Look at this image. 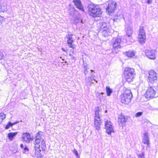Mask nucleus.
<instances>
[{"instance_id": "1", "label": "nucleus", "mask_w": 158, "mask_h": 158, "mask_svg": "<svg viewBox=\"0 0 158 158\" xmlns=\"http://www.w3.org/2000/svg\"><path fill=\"white\" fill-rule=\"evenodd\" d=\"M88 11L90 15L93 17H100L102 11L101 9L97 6L89 4L88 6Z\"/></svg>"}, {"instance_id": "2", "label": "nucleus", "mask_w": 158, "mask_h": 158, "mask_svg": "<svg viewBox=\"0 0 158 158\" xmlns=\"http://www.w3.org/2000/svg\"><path fill=\"white\" fill-rule=\"evenodd\" d=\"M132 94L130 90H126L121 95V102L122 103L127 104L131 102Z\"/></svg>"}, {"instance_id": "3", "label": "nucleus", "mask_w": 158, "mask_h": 158, "mask_svg": "<svg viewBox=\"0 0 158 158\" xmlns=\"http://www.w3.org/2000/svg\"><path fill=\"white\" fill-rule=\"evenodd\" d=\"M100 108L98 106L95 107L94 110L95 116L94 118V126L96 129L99 130L100 129L102 122L99 115Z\"/></svg>"}, {"instance_id": "4", "label": "nucleus", "mask_w": 158, "mask_h": 158, "mask_svg": "<svg viewBox=\"0 0 158 158\" xmlns=\"http://www.w3.org/2000/svg\"><path fill=\"white\" fill-rule=\"evenodd\" d=\"M134 72V69L130 68H127L125 69L124 71L125 77L127 82H129L132 81L135 75Z\"/></svg>"}, {"instance_id": "5", "label": "nucleus", "mask_w": 158, "mask_h": 158, "mask_svg": "<svg viewBox=\"0 0 158 158\" xmlns=\"http://www.w3.org/2000/svg\"><path fill=\"white\" fill-rule=\"evenodd\" d=\"M38 135L36 136V138L34 141L35 149V155L34 158H39L40 157V139L39 135L40 131L37 133Z\"/></svg>"}, {"instance_id": "6", "label": "nucleus", "mask_w": 158, "mask_h": 158, "mask_svg": "<svg viewBox=\"0 0 158 158\" xmlns=\"http://www.w3.org/2000/svg\"><path fill=\"white\" fill-rule=\"evenodd\" d=\"M146 39L145 32L143 30V27H140L138 35L139 41L140 44H143L145 43Z\"/></svg>"}, {"instance_id": "7", "label": "nucleus", "mask_w": 158, "mask_h": 158, "mask_svg": "<svg viewBox=\"0 0 158 158\" xmlns=\"http://www.w3.org/2000/svg\"><path fill=\"white\" fill-rule=\"evenodd\" d=\"M156 92L152 87H150L147 89L146 94L145 97L147 98L151 99L157 97L156 95Z\"/></svg>"}, {"instance_id": "8", "label": "nucleus", "mask_w": 158, "mask_h": 158, "mask_svg": "<svg viewBox=\"0 0 158 158\" xmlns=\"http://www.w3.org/2000/svg\"><path fill=\"white\" fill-rule=\"evenodd\" d=\"M117 6L116 3L113 1H109L108 2V6L106 8V10L109 14L113 13Z\"/></svg>"}, {"instance_id": "9", "label": "nucleus", "mask_w": 158, "mask_h": 158, "mask_svg": "<svg viewBox=\"0 0 158 158\" xmlns=\"http://www.w3.org/2000/svg\"><path fill=\"white\" fill-rule=\"evenodd\" d=\"M148 81L151 83H153L156 81L157 80V74L154 70H151L149 72L148 77Z\"/></svg>"}, {"instance_id": "10", "label": "nucleus", "mask_w": 158, "mask_h": 158, "mask_svg": "<svg viewBox=\"0 0 158 158\" xmlns=\"http://www.w3.org/2000/svg\"><path fill=\"white\" fill-rule=\"evenodd\" d=\"M105 124L106 133L110 135L111 133L114 132L112 123L110 121H105Z\"/></svg>"}, {"instance_id": "11", "label": "nucleus", "mask_w": 158, "mask_h": 158, "mask_svg": "<svg viewBox=\"0 0 158 158\" xmlns=\"http://www.w3.org/2000/svg\"><path fill=\"white\" fill-rule=\"evenodd\" d=\"M145 55L148 58L154 60L156 58V52L153 50L149 49L145 50Z\"/></svg>"}, {"instance_id": "12", "label": "nucleus", "mask_w": 158, "mask_h": 158, "mask_svg": "<svg viewBox=\"0 0 158 158\" xmlns=\"http://www.w3.org/2000/svg\"><path fill=\"white\" fill-rule=\"evenodd\" d=\"M22 139L24 142L27 143L30 142L31 141H32L33 139L31 138V136L29 133H24L22 135Z\"/></svg>"}, {"instance_id": "13", "label": "nucleus", "mask_w": 158, "mask_h": 158, "mask_svg": "<svg viewBox=\"0 0 158 158\" xmlns=\"http://www.w3.org/2000/svg\"><path fill=\"white\" fill-rule=\"evenodd\" d=\"M113 40V46L114 49H118L121 48L120 43L121 40L120 39H114Z\"/></svg>"}, {"instance_id": "14", "label": "nucleus", "mask_w": 158, "mask_h": 158, "mask_svg": "<svg viewBox=\"0 0 158 158\" xmlns=\"http://www.w3.org/2000/svg\"><path fill=\"white\" fill-rule=\"evenodd\" d=\"M73 2L77 8L81 11H84L83 6L80 0H74Z\"/></svg>"}, {"instance_id": "15", "label": "nucleus", "mask_w": 158, "mask_h": 158, "mask_svg": "<svg viewBox=\"0 0 158 158\" xmlns=\"http://www.w3.org/2000/svg\"><path fill=\"white\" fill-rule=\"evenodd\" d=\"M72 35H73L71 34H68L67 36V38L68 39L67 43L69 46L70 48L74 49V46L72 45V43L73 41L72 37Z\"/></svg>"}, {"instance_id": "16", "label": "nucleus", "mask_w": 158, "mask_h": 158, "mask_svg": "<svg viewBox=\"0 0 158 158\" xmlns=\"http://www.w3.org/2000/svg\"><path fill=\"white\" fill-rule=\"evenodd\" d=\"M127 118L123 115H121L119 117L118 122L119 125L123 126V124L126 123Z\"/></svg>"}, {"instance_id": "17", "label": "nucleus", "mask_w": 158, "mask_h": 158, "mask_svg": "<svg viewBox=\"0 0 158 158\" xmlns=\"http://www.w3.org/2000/svg\"><path fill=\"white\" fill-rule=\"evenodd\" d=\"M142 142L144 144H146L148 145L149 144V139L148 134L147 132L143 134V137L142 140Z\"/></svg>"}, {"instance_id": "18", "label": "nucleus", "mask_w": 158, "mask_h": 158, "mask_svg": "<svg viewBox=\"0 0 158 158\" xmlns=\"http://www.w3.org/2000/svg\"><path fill=\"white\" fill-rule=\"evenodd\" d=\"M132 34V29L130 27L127 28L126 31V35L128 36V37L129 38L130 40V41L131 42H133V40L131 37Z\"/></svg>"}, {"instance_id": "19", "label": "nucleus", "mask_w": 158, "mask_h": 158, "mask_svg": "<svg viewBox=\"0 0 158 158\" xmlns=\"http://www.w3.org/2000/svg\"><path fill=\"white\" fill-rule=\"evenodd\" d=\"M102 31V35L105 37H107L111 34L110 30L109 29H104Z\"/></svg>"}, {"instance_id": "20", "label": "nucleus", "mask_w": 158, "mask_h": 158, "mask_svg": "<svg viewBox=\"0 0 158 158\" xmlns=\"http://www.w3.org/2000/svg\"><path fill=\"white\" fill-rule=\"evenodd\" d=\"M18 132H10L8 134L7 137L9 139L12 141L13 140L14 137L17 134Z\"/></svg>"}, {"instance_id": "21", "label": "nucleus", "mask_w": 158, "mask_h": 158, "mask_svg": "<svg viewBox=\"0 0 158 158\" xmlns=\"http://www.w3.org/2000/svg\"><path fill=\"white\" fill-rule=\"evenodd\" d=\"M109 24L105 22L102 23L100 26V31H102L104 29H109Z\"/></svg>"}, {"instance_id": "22", "label": "nucleus", "mask_w": 158, "mask_h": 158, "mask_svg": "<svg viewBox=\"0 0 158 158\" xmlns=\"http://www.w3.org/2000/svg\"><path fill=\"white\" fill-rule=\"evenodd\" d=\"M86 84L89 86H91L92 84H94L92 82V78L91 77H88L85 78Z\"/></svg>"}, {"instance_id": "23", "label": "nucleus", "mask_w": 158, "mask_h": 158, "mask_svg": "<svg viewBox=\"0 0 158 158\" xmlns=\"http://www.w3.org/2000/svg\"><path fill=\"white\" fill-rule=\"evenodd\" d=\"M19 123V121H17L16 122H15L14 123H11L10 122H9L7 124L6 126V127H5V129H8L10 127H12L14 125L16 124H17Z\"/></svg>"}, {"instance_id": "24", "label": "nucleus", "mask_w": 158, "mask_h": 158, "mask_svg": "<svg viewBox=\"0 0 158 158\" xmlns=\"http://www.w3.org/2000/svg\"><path fill=\"white\" fill-rule=\"evenodd\" d=\"M124 54L129 57H132L134 56L135 55L134 52L132 51H129L128 52H125L124 53Z\"/></svg>"}, {"instance_id": "25", "label": "nucleus", "mask_w": 158, "mask_h": 158, "mask_svg": "<svg viewBox=\"0 0 158 158\" xmlns=\"http://www.w3.org/2000/svg\"><path fill=\"white\" fill-rule=\"evenodd\" d=\"M122 19H124L123 16L122 15H120L119 13H117V16H115V18L114 20V21L116 20L117 21L118 20L120 21Z\"/></svg>"}, {"instance_id": "26", "label": "nucleus", "mask_w": 158, "mask_h": 158, "mask_svg": "<svg viewBox=\"0 0 158 158\" xmlns=\"http://www.w3.org/2000/svg\"><path fill=\"white\" fill-rule=\"evenodd\" d=\"M107 95L108 96H110L111 94L112 93V90L109 87L107 86L106 87Z\"/></svg>"}, {"instance_id": "27", "label": "nucleus", "mask_w": 158, "mask_h": 158, "mask_svg": "<svg viewBox=\"0 0 158 158\" xmlns=\"http://www.w3.org/2000/svg\"><path fill=\"white\" fill-rule=\"evenodd\" d=\"M0 11L4 12L5 11H6L7 10V6L6 5H3L2 4H0Z\"/></svg>"}, {"instance_id": "28", "label": "nucleus", "mask_w": 158, "mask_h": 158, "mask_svg": "<svg viewBox=\"0 0 158 158\" xmlns=\"http://www.w3.org/2000/svg\"><path fill=\"white\" fill-rule=\"evenodd\" d=\"M6 118V115L3 113L0 114V123L2 122Z\"/></svg>"}, {"instance_id": "29", "label": "nucleus", "mask_w": 158, "mask_h": 158, "mask_svg": "<svg viewBox=\"0 0 158 158\" xmlns=\"http://www.w3.org/2000/svg\"><path fill=\"white\" fill-rule=\"evenodd\" d=\"M41 147L42 148V149L44 151L45 150V149L46 145H45V142L43 140L41 141Z\"/></svg>"}, {"instance_id": "30", "label": "nucleus", "mask_w": 158, "mask_h": 158, "mask_svg": "<svg viewBox=\"0 0 158 158\" xmlns=\"http://www.w3.org/2000/svg\"><path fill=\"white\" fill-rule=\"evenodd\" d=\"M138 156L140 158H144V154L143 152H142L141 154H138Z\"/></svg>"}, {"instance_id": "31", "label": "nucleus", "mask_w": 158, "mask_h": 158, "mask_svg": "<svg viewBox=\"0 0 158 158\" xmlns=\"http://www.w3.org/2000/svg\"><path fill=\"white\" fill-rule=\"evenodd\" d=\"M23 152L24 153H25L27 152H28L29 149L27 146H26L23 149Z\"/></svg>"}, {"instance_id": "32", "label": "nucleus", "mask_w": 158, "mask_h": 158, "mask_svg": "<svg viewBox=\"0 0 158 158\" xmlns=\"http://www.w3.org/2000/svg\"><path fill=\"white\" fill-rule=\"evenodd\" d=\"M143 114V112H137L135 114V116L136 117L141 116Z\"/></svg>"}, {"instance_id": "33", "label": "nucleus", "mask_w": 158, "mask_h": 158, "mask_svg": "<svg viewBox=\"0 0 158 158\" xmlns=\"http://www.w3.org/2000/svg\"><path fill=\"white\" fill-rule=\"evenodd\" d=\"M3 20V17L0 16V24H2V22Z\"/></svg>"}, {"instance_id": "34", "label": "nucleus", "mask_w": 158, "mask_h": 158, "mask_svg": "<svg viewBox=\"0 0 158 158\" xmlns=\"http://www.w3.org/2000/svg\"><path fill=\"white\" fill-rule=\"evenodd\" d=\"M3 56V55L2 54V53L1 52H0V60H2Z\"/></svg>"}, {"instance_id": "35", "label": "nucleus", "mask_w": 158, "mask_h": 158, "mask_svg": "<svg viewBox=\"0 0 158 158\" xmlns=\"http://www.w3.org/2000/svg\"><path fill=\"white\" fill-rule=\"evenodd\" d=\"M74 153L77 156H78V153L77 150L74 149Z\"/></svg>"}, {"instance_id": "36", "label": "nucleus", "mask_w": 158, "mask_h": 158, "mask_svg": "<svg viewBox=\"0 0 158 158\" xmlns=\"http://www.w3.org/2000/svg\"><path fill=\"white\" fill-rule=\"evenodd\" d=\"M152 2V0H147V2L148 4H151Z\"/></svg>"}, {"instance_id": "37", "label": "nucleus", "mask_w": 158, "mask_h": 158, "mask_svg": "<svg viewBox=\"0 0 158 158\" xmlns=\"http://www.w3.org/2000/svg\"><path fill=\"white\" fill-rule=\"evenodd\" d=\"M84 71L85 74V75H86V73H87V69H84Z\"/></svg>"}, {"instance_id": "38", "label": "nucleus", "mask_w": 158, "mask_h": 158, "mask_svg": "<svg viewBox=\"0 0 158 158\" xmlns=\"http://www.w3.org/2000/svg\"><path fill=\"white\" fill-rule=\"evenodd\" d=\"M20 147L22 148V149H23V148H24V146H23V144H21L20 145Z\"/></svg>"}, {"instance_id": "39", "label": "nucleus", "mask_w": 158, "mask_h": 158, "mask_svg": "<svg viewBox=\"0 0 158 158\" xmlns=\"http://www.w3.org/2000/svg\"><path fill=\"white\" fill-rule=\"evenodd\" d=\"M84 69H88V67L86 65H84Z\"/></svg>"}, {"instance_id": "40", "label": "nucleus", "mask_w": 158, "mask_h": 158, "mask_svg": "<svg viewBox=\"0 0 158 158\" xmlns=\"http://www.w3.org/2000/svg\"><path fill=\"white\" fill-rule=\"evenodd\" d=\"M92 82H94L93 81H95L96 83H97V81L96 80L94 79V78H93V79L92 78Z\"/></svg>"}, {"instance_id": "41", "label": "nucleus", "mask_w": 158, "mask_h": 158, "mask_svg": "<svg viewBox=\"0 0 158 158\" xmlns=\"http://www.w3.org/2000/svg\"><path fill=\"white\" fill-rule=\"evenodd\" d=\"M62 50L64 51V52H66V51L65 50V49L64 48H62Z\"/></svg>"}, {"instance_id": "42", "label": "nucleus", "mask_w": 158, "mask_h": 158, "mask_svg": "<svg viewBox=\"0 0 158 158\" xmlns=\"http://www.w3.org/2000/svg\"><path fill=\"white\" fill-rule=\"evenodd\" d=\"M90 71H91V72H93L94 71H93V70H90Z\"/></svg>"}, {"instance_id": "43", "label": "nucleus", "mask_w": 158, "mask_h": 158, "mask_svg": "<svg viewBox=\"0 0 158 158\" xmlns=\"http://www.w3.org/2000/svg\"><path fill=\"white\" fill-rule=\"evenodd\" d=\"M92 77H93V78H94V76H93V75H92Z\"/></svg>"}, {"instance_id": "44", "label": "nucleus", "mask_w": 158, "mask_h": 158, "mask_svg": "<svg viewBox=\"0 0 158 158\" xmlns=\"http://www.w3.org/2000/svg\"><path fill=\"white\" fill-rule=\"evenodd\" d=\"M40 157H41V155L40 154Z\"/></svg>"}, {"instance_id": "45", "label": "nucleus", "mask_w": 158, "mask_h": 158, "mask_svg": "<svg viewBox=\"0 0 158 158\" xmlns=\"http://www.w3.org/2000/svg\"><path fill=\"white\" fill-rule=\"evenodd\" d=\"M70 56H71V55L70 54H69Z\"/></svg>"}]
</instances>
